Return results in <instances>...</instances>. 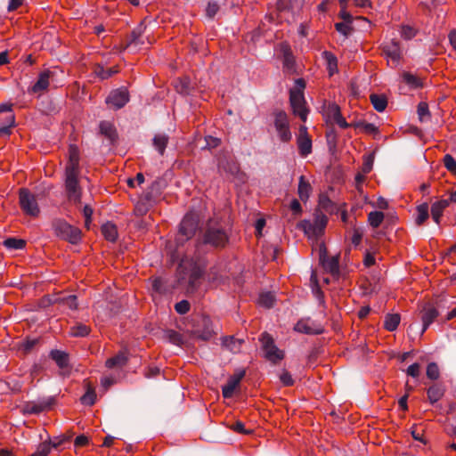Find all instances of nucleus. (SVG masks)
I'll use <instances>...</instances> for the list:
<instances>
[{"label":"nucleus","instance_id":"f257e3e1","mask_svg":"<svg viewBox=\"0 0 456 456\" xmlns=\"http://www.w3.org/2000/svg\"><path fill=\"white\" fill-rule=\"evenodd\" d=\"M179 281L188 283V291L193 292L200 285L203 269L195 263L183 259L178 266Z\"/></svg>","mask_w":456,"mask_h":456},{"label":"nucleus","instance_id":"f03ea898","mask_svg":"<svg viewBox=\"0 0 456 456\" xmlns=\"http://www.w3.org/2000/svg\"><path fill=\"white\" fill-rule=\"evenodd\" d=\"M305 83L304 79L298 78L295 82V86L289 92V102L294 115L298 116L302 121L307 118L308 109L305 106V100L304 96V89Z\"/></svg>","mask_w":456,"mask_h":456},{"label":"nucleus","instance_id":"7ed1b4c3","mask_svg":"<svg viewBox=\"0 0 456 456\" xmlns=\"http://www.w3.org/2000/svg\"><path fill=\"white\" fill-rule=\"evenodd\" d=\"M19 202L21 210L27 216L37 217L40 214L37 196L31 193L28 189L22 188L19 192Z\"/></svg>","mask_w":456,"mask_h":456},{"label":"nucleus","instance_id":"20e7f679","mask_svg":"<svg viewBox=\"0 0 456 456\" xmlns=\"http://www.w3.org/2000/svg\"><path fill=\"white\" fill-rule=\"evenodd\" d=\"M199 226V218L195 214L185 215L180 224V230L176 237L178 245L183 244L191 239L196 232Z\"/></svg>","mask_w":456,"mask_h":456},{"label":"nucleus","instance_id":"39448f33","mask_svg":"<svg viewBox=\"0 0 456 456\" xmlns=\"http://www.w3.org/2000/svg\"><path fill=\"white\" fill-rule=\"evenodd\" d=\"M55 234L62 240L72 244H77L81 240V231L63 220H58L53 224Z\"/></svg>","mask_w":456,"mask_h":456},{"label":"nucleus","instance_id":"423d86ee","mask_svg":"<svg viewBox=\"0 0 456 456\" xmlns=\"http://www.w3.org/2000/svg\"><path fill=\"white\" fill-rule=\"evenodd\" d=\"M260 342L266 360L276 364L284 358V352L276 346L269 334L263 333L260 337Z\"/></svg>","mask_w":456,"mask_h":456},{"label":"nucleus","instance_id":"0eeeda50","mask_svg":"<svg viewBox=\"0 0 456 456\" xmlns=\"http://www.w3.org/2000/svg\"><path fill=\"white\" fill-rule=\"evenodd\" d=\"M65 189L69 201L74 204L81 201V189L78 184L79 172L65 171Z\"/></svg>","mask_w":456,"mask_h":456},{"label":"nucleus","instance_id":"6e6552de","mask_svg":"<svg viewBox=\"0 0 456 456\" xmlns=\"http://www.w3.org/2000/svg\"><path fill=\"white\" fill-rule=\"evenodd\" d=\"M227 241L228 236L225 231L219 226L209 225L204 234V243L214 247H224Z\"/></svg>","mask_w":456,"mask_h":456},{"label":"nucleus","instance_id":"1a4fd4ad","mask_svg":"<svg viewBox=\"0 0 456 456\" xmlns=\"http://www.w3.org/2000/svg\"><path fill=\"white\" fill-rule=\"evenodd\" d=\"M274 126L278 136L282 142H289L291 139L288 116L284 111H278L275 113Z\"/></svg>","mask_w":456,"mask_h":456},{"label":"nucleus","instance_id":"9d476101","mask_svg":"<svg viewBox=\"0 0 456 456\" xmlns=\"http://www.w3.org/2000/svg\"><path fill=\"white\" fill-rule=\"evenodd\" d=\"M129 101V94L126 88L121 87L110 93L106 98V103L110 108L121 109Z\"/></svg>","mask_w":456,"mask_h":456},{"label":"nucleus","instance_id":"9b49d317","mask_svg":"<svg viewBox=\"0 0 456 456\" xmlns=\"http://www.w3.org/2000/svg\"><path fill=\"white\" fill-rule=\"evenodd\" d=\"M54 71L51 69H45L39 73L37 82L29 88V92L38 94L39 95L45 93L50 84L53 82Z\"/></svg>","mask_w":456,"mask_h":456},{"label":"nucleus","instance_id":"f8f14e48","mask_svg":"<svg viewBox=\"0 0 456 456\" xmlns=\"http://www.w3.org/2000/svg\"><path fill=\"white\" fill-rule=\"evenodd\" d=\"M276 53L279 57L282 58L283 68L288 72L295 70V60L289 45L286 42L280 43L276 46Z\"/></svg>","mask_w":456,"mask_h":456},{"label":"nucleus","instance_id":"ddd939ff","mask_svg":"<svg viewBox=\"0 0 456 456\" xmlns=\"http://www.w3.org/2000/svg\"><path fill=\"white\" fill-rule=\"evenodd\" d=\"M383 53L387 59V63L393 68L397 67L402 57V51L398 42L391 41L383 45Z\"/></svg>","mask_w":456,"mask_h":456},{"label":"nucleus","instance_id":"4468645a","mask_svg":"<svg viewBox=\"0 0 456 456\" xmlns=\"http://www.w3.org/2000/svg\"><path fill=\"white\" fill-rule=\"evenodd\" d=\"M299 154L306 157L312 152V140L307 133V127L301 126L297 140Z\"/></svg>","mask_w":456,"mask_h":456},{"label":"nucleus","instance_id":"2eb2a0df","mask_svg":"<svg viewBox=\"0 0 456 456\" xmlns=\"http://www.w3.org/2000/svg\"><path fill=\"white\" fill-rule=\"evenodd\" d=\"M320 262L325 271L335 275L338 273V256H328L325 253L324 246L320 248Z\"/></svg>","mask_w":456,"mask_h":456},{"label":"nucleus","instance_id":"dca6fc26","mask_svg":"<svg viewBox=\"0 0 456 456\" xmlns=\"http://www.w3.org/2000/svg\"><path fill=\"white\" fill-rule=\"evenodd\" d=\"M326 224L327 217L322 216V217L317 218L314 223H306L304 225L305 232L309 236L319 237L324 232Z\"/></svg>","mask_w":456,"mask_h":456},{"label":"nucleus","instance_id":"f3484780","mask_svg":"<svg viewBox=\"0 0 456 456\" xmlns=\"http://www.w3.org/2000/svg\"><path fill=\"white\" fill-rule=\"evenodd\" d=\"M244 376L245 370H240L228 379L227 383L222 387V393L224 398H231L233 395L235 389Z\"/></svg>","mask_w":456,"mask_h":456},{"label":"nucleus","instance_id":"a211bd4d","mask_svg":"<svg viewBox=\"0 0 456 456\" xmlns=\"http://www.w3.org/2000/svg\"><path fill=\"white\" fill-rule=\"evenodd\" d=\"M218 168L220 171L234 175L239 171V166L232 155L224 154L218 159Z\"/></svg>","mask_w":456,"mask_h":456},{"label":"nucleus","instance_id":"6ab92c4d","mask_svg":"<svg viewBox=\"0 0 456 456\" xmlns=\"http://www.w3.org/2000/svg\"><path fill=\"white\" fill-rule=\"evenodd\" d=\"M437 316L438 311L434 306L430 305L424 306L421 316L423 323L422 333L427 330V329L436 320Z\"/></svg>","mask_w":456,"mask_h":456},{"label":"nucleus","instance_id":"aec40b11","mask_svg":"<svg viewBox=\"0 0 456 456\" xmlns=\"http://www.w3.org/2000/svg\"><path fill=\"white\" fill-rule=\"evenodd\" d=\"M66 171L79 172V151L75 145L69 146V162L66 166Z\"/></svg>","mask_w":456,"mask_h":456},{"label":"nucleus","instance_id":"412c9836","mask_svg":"<svg viewBox=\"0 0 456 456\" xmlns=\"http://www.w3.org/2000/svg\"><path fill=\"white\" fill-rule=\"evenodd\" d=\"M305 0H278V9L281 11L289 10L293 13L297 12L303 7Z\"/></svg>","mask_w":456,"mask_h":456},{"label":"nucleus","instance_id":"4be33fe9","mask_svg":"<svg viewBox=\"0 0 456 456\" xmlns=\"http://www.w3.org/2000/svg\"><path fill=\"white\" fill-rule=\"evenodd\" d=\"M449 206L448 200H440L436 201L431 206V216L433 220L439 224L440 218L443 216L444 210Z\"/></svg>","mask_w":456,"mask_h":456},{"label":"nucleus","instance_id":"5701e85b","mask_svg":"<svg viewBox=\"0 0 456 456\" xmlns=\"http://www.w3.org/2000/svg\"><path fill=\"white\" fill-rule=\"evenodd\" d=\"M295 330L305 334H319L322 332L321 329H314L312 322L309 319L300 320L295 325Z\"/></svg>","mask_w":456,"mask_h":456},{"label":"nucleus","instance_id":"b1692460","mask_svg":"<svg viewBox=\"0 0 456 456\" xmlns=\"http://www.w3.org/2000/svg\"><path fill=\"white\" fill-rule=\"evenodd\" d=\"M322 57L326 61L327 69L330 77L333 76L338 72V59L337 57L330 52L324 51L322 53Z\"/></svg>","mask_w":456,"mask_h":456},{"label":"nucleus","instance_id":"393cba45","mask_svg":"<svg viewBox=\"0 0 456 456\" xmlns=\"http://www.w3.org/2000/svg\"><path fill=\"white\" fill-rule=\"evenodd\" d=\"M312 191V186L309 183L308 181L305 180L304 175H301L299 177V183H298V196L301 200L305 201L308 200L310 193Z\"/></svg>","mask_w":456,"mask_h":456},{"label":"nucleus","instance_id":"a878e982","mask_svg":"<svg viewBox=\"0 0 456 456\" xmlns=\"http://www.w3.org/2000/svg\"><path fill=\"white\" fill-rule=\"evenodd\" d=\"M243 340L234 338L233 337L224 338L223 346L233 354L240 352Z\"/></svg>","mask_w":456,"mask_h":456},{"label":"nucleus","instance_id":"bb28decb","mask_svg":"<svg viewBox=\"0 0 456 456\" xmlns=\"http://www.w3.org/2000/svg\"><path fill=\"white\" fill-rule=\"evenodd\" d=\"M152 292L159 295H166L170 292L167 281L162 278H154L151 281Z\"/></svg>","mask_w":456,"mask_h":456},{"label":"nucleus","instance_id":"cd10ccee","mask_svg":"<svg viewBox=\"0 0 456 456\" xmlns=\"http://www.w3.org/2000/svg\"><path fill=\"white\" fill-rule=\"evenodd\" d=\"M127 362V357L124 352H119L115 356L108 359L106 361V367L109 369L116 368V367H122L124 366Z\"/></svg>","mask_w":456,"mask_h":456},{"label":"nucleus","instance_id":"c85d7f7f","mask_svg":"<svg viewBox=\"0 0 456 456\" xmlns=\"http://www.w3.org/2000/svg\"><path fill=\"white\" fill-rule=\"evenodd\" d=\"M102 232L104 238L109 241H115L118 238V230L114 224L106 223L102 226Z\"/></svg>","mask_w":456,"mask_h":456},{"label":"nucleus","instance_id":"c756f323","mask_svg":"<svg viewBox=\"0 0 456 456\" xmlns=\"http://www.w3.org/2000/svg\"><path fill=\"white\" fill-rule=\"evenodd\" d=\"M427 393L430 403L434 404L443 397L444 390L443 389L442 387L438 385H434L428 389Z\"/></svg>","mask_w":456,"mask_h":456},{"label":"nucleus","instance_id":"7c9ffc66","mask_svg":"<svg viewBox=\"0 0 456 456\" xmlns=\"http://www.w3.org/2000/svg\"><path fill=\"white\" fill-rule=\"evenodd\" d=\"M50 355L60 368L63 369L68 366L69 357L66 353L60 350H53Z\"/></svg>","mask_w":456,"mask_h":456},{"label":"nucleus","instance_id":"2f4dec72","mask_svg":"<svg viewBox=\"0 0 456 456\" xmlns=\"http://www.w3.org/2000/svg\"><path fill=\"white\" fill-rule=\"evenodd\" d=\"M402 77H403V80L411 89H417V88L422 87V86H423L421 79L419 77H417L410 72H403Z\"/></svg>","mask_w":456,"mask_h":456},{"label":"nucleus","instance_id":"473e14b6","mask_svg":"<svg viewBox=\"0 0 456 456\" xmlns=\"http://www.w3.org/2000/svg\"><path fill=\"white\" fill-rule=\"evenodd\" d=\"M370 98L371 104L377 111L382 112L386 110L387 106V101L384 95L371 94Z\"/></svg>","mask_w":456,"mask_h":456},{"label":"nucleus","instance_id":"72a5a7b5","mask_svg":"<svg viewBox=\"0 0 456 456\" xmlns=\"http://www.w3.org/2000/svg\"><path fill=\"white\" fill-rule=\"evenodd\" d=\"M100 132L110 141H114L117 135L114 126L109 121L100 123Z\"/></svg>","mask_w":456,"mask_h":456},{"label":"nucleus","instance_id":"f704fd0d","mask_svg":"<svg viewBox=\"0 0 456 456\" xmlns=\"http://www.w3.org/2000/svg\"><path fill=\"white\" fill-rule=\"evenodd\" d=\"M400 315L396 314H387L385 317L384 327L389 331H394L397 329L400 323Z\"/></svg>","mask_w":456,"mask_h":456},{"label":"nucleus","instance_id":"c9c22d12","mask_svg":"<svg viewBox=\"0 0 456 456\" xmlns=\"http://www.w3.org/2000/svg\"><path fill=\"white\" fill-rule=\"evenodd\" d=\"M311 282L313 283V287H312L313 294L318 300L319 304L323 305L324 304V295L318 285L316 274L314 272L312 273Z\"/></svg>","mask_w":456,"mask_h":456},{"label":"nucleus","instance_id":"e433bc0d","mask_svg":"<svg viewBox=\"0 0 456 456\" xmlns=\"http://www.w3.org/2000/svg\"><path fill=\"white\" fill-rule=\"evenodd\" d=\"M168 142V137L166 134H156L153 138V145L159 154L163 155Z\"/></svg>","mask_w":456,"mask_h":456},{"label":"nucleus","instance_id":"4c0bfd02","mask_svg":"<svg viewBox=\"0 0 456 456\" xmlns=\"http://www.w3.org/2000/svg\"><path fill=\"white\" fill-rule=\"evenodd\" d=\"M385 215L380 211H372L368 215V222L372 228H378L384 221Z\"/></svg>","mask_w":456,"mask_h":456},{"label":"nucleus","instance_id":"58836bf2","mask_svg":"<svg viewBox=\"0 0 456 456\" xmlns=\"http://www.w3.org/2000/svg\"><path fill=\"white\" fill-rule=\"evenodd\" d=\"M90 332V328L83 323H78L69 330V334L72 337H85Z\"/></svg>","mask_w":456,"mask_h":456},{"label":"nucleus","instance_id":"ea45409f","mask_svg":"<svg viewBox=\"0 0 456 456\" xmlns=\"http://www.w3.org/2000/svg\"><path fill=\"white\" fill-rule=\"evenodd\" d=\"M94 73L101 79H107L112 75L118 73V69L116 68L104 69L102 66L98 65L94 69Z\"/></svg>","mask_w":456,"mask_h":456},{"label":"nucleus","instance_id":"a19ab883","mask_svg":"<svg viewBox=\"0 0 456 456\" xmlns=\"http://www.w3.org/2000/svg\"><path fill=\"white\" fill-rule=\"evenodd\" d=\"M325 115L330 120H332L335 122L337 118H338L342 114L340 111V108L336 103H330L328 105Z\"/></svg>","mask_w":456,"mask_h":456},{"label":"nucleus","instance_id":"79ce46f5","mask_svg":"<svg viewBox=\"0 0 456 456\" xmlns=\"http://www.w3.org/2000/svg\"><path fill=\"white\" fill-rule=\"evenodd\" d=\"M428 210L429 207L428 203H423L417 208L418 216L416 222L418 224H423L428 219Z\"/></svg>","mask_w":456,"mask_h":456},{"label":"nucleus","instance_id":"37998d69","mask_svg":"<svg viewBox=\"0 0 456 456\" xmlns=\"http://www.w3.org/2000/svg\"><path fill=\"white\" fill-rule=\"evenodd\" d=\"M354 127L360 129L362 132H364L366 134H375L378 132V127L371 123H367L364 121H359L356 123H354Z\"/></svg>","mask_w":456,"mask_h":456},{"label":"nucleus","instance_id":"c03bdc74","mask_svg":"<svg viewBox=\"0 0 456 456\" xmlns=\"http://www.w3.org/2000/svg\"><path fill=\"white\" fill-rule=\"evenodd\" d=\"M273 302H274V295L273 293L265 292V293L260 294L259 298H258L259 305H261L266 308H270L273 306Z\"/></svg>","mask_w":456,"mask_h":456},{"label":"nucleus","instance_id":"a18cd8bd","mask_svg":"<svg viewBox=\"0 0 456 456\" xmlns=\"http://www.w3.org/2000/svg\"><path fill=\"white\" fill-rule=\"evenodd\" d=\"M4 246L12 249H21L25 247V241L23 240L9 238L4 242Z\"/></svg>","mask_w":456,"mask_h":456},{"label":"nucleus","instance_id":"49530a36","mask_svg":"<svg viewBox=\"0 0 456 456\" xmlns=\"http://www.w3.org/2000/svg\"><path fill=\"white\" fill-rule=\"evenodd\" d=\"M51 452V444L49 443H41L36 451L30 456H47Z\"/></svg>","mask_w":456,"mask_h":456},{"label":"nucleus","instance_id":"de8ad7c7","mask_svg":"<svg viewBox=\"0 0 456 456\" xmlns=\"http://www.w3.org/2000/svg\"><path fill=\"white\" fill-rule=\"evenodd\" d=\"M439 368L436 362L428 363L427 367V376L432 380H436L439 378Z\"/></svg>","mask_w":456,"mask_h":456},{"label":"nucleus","instance_id":"09e8293b","mask_svg":"<svg viewBox=\"0 0 456 456\" xmlns=\"http://www.w3.org/2000/svg\"><path fill=\"white\" fill-rule=\"evenodd\" d=\"M418 115L420 121H425L429 118L428 106L426 102H419L418 105Z\"/></svg>","mask_w":456,"mask_h":456},{"label":"nucleus","instance_id":"8fccbe9b","mask_svg":"<svg viewBox=\"0 0 456 456\" xmlns=\"http://www.w3.org/2000/svg\"><path fill=\"white\" fill-rule=\"evenodd\" d=\"M335 28L338 32H339L346 37H347L352 31L351 23L347 22H338L335 24Z\"/></svg>","mask_w":456,"mask_h":456},{"label":"nucleus","instance_id":"3c124183","mask_svg":"<svg viewBox=\"0 0 456 456\" xmlns=\"http://www.w3.org/2000/svg\"><path fill=\"white\" fill-rule=\"evenodd\" d=\"M95 392L94 389H88L86 393L81 397L83 404L93 405L95 402Z\"/></svg>","mask_w":456,"mask_h":456},{"label":"nucleus","instance_id":"603ef678","mask_svg":"<svg viewBox=\"0 0 456 456\" xmlns=\"http://www.w3.org/2000/svg\"><path fill=\"white\" fill-rule=\"evenodd\" d=\"M14 116L10 114L7 117V125L0 126V134L1 135H8L11 133V127L14 125Z\"/></svg>","mask_w":456,"mask_h":456},{"label":"nucleus","instance_id":"864d4df0","mask_svg":"<svg viewBox=\"0 0 456 456\" xmlns=\"http://www.w3.org/2000/svg\"><path fill=\"white\" fill-rule=\"evenodd\" d=\"M46 408L43 403H29L26 405V411L29 413L37 414Z\"/></svg>","mask_w":456,"mask_h":456},{"label":"nucleus","instance_id":"5fc2aeb1","mask_svg":"<svg viewBox=\"0 0 456 456\" xmlns=\"http://www.w3.org/2000/svg\"><path fill=\"white\" fill-rule=\"evenodd\" d=\"M93 213H94V210L89 205H86L84 207L83 216L85 217V226L86 229H90Z\"/></svg>","mask_w":456,"mask_h":456},{"label":"nucleus","instance_id":"6e6d98bb","mask_svg":"<svg viewBox=\"0 0 456 456\" xmlns=\"http://www.w3.org/2000/svg\"><path fill=\"white\" fill-rule=\"evenodd\" d=\"M416 35V30L414 28L409 26V25H404L401 28V36L404 38V39H411L412 37H414Z\"/></svg>","mask_w":456,"mask_h":456},{"label":"nucleus","instance_id":"4d7b16f0","mask_svg":"<svg viewBox=\"0 0 456 456\" xmlns=\"http://www.w3.org/2000/svg\"><path fill=\"white\" fill-rule=\"evenodd\" d=\"M279 379L283 386L289 387L294 384V379H292L290 373L285 370L281 372Z\"/></svg>","mask_w":456,"mask_h":456},{"label":"nucleus","instance_id":"13d9d810","mask_svg":"<svg viewBox=\"0 0 456 456\" xmlns=\"http://www.w3.org/2000/svg\"><path fill=\"white\" fill-rule=\"evenodd\" d=\"M175 311L180 314H184L190 310V303L187 300H182L175 305Z\"/></svg>","mask_w":456,"mask_h":456},{"label":"nucleus","instance_id":"bf43d9fd","mask_svg":"<svg viewBox=\"0 0 456 456\" xmlns=\"http://www.w3.org/2000/svg\"><path fill=\"white\" fill-rule=\"evenodd\" d=\"M230 428L236 433L248 435L251 433V430L246 429L243 422L236 421L234 424L230 426Z\"/></svg>","mask_w":456,"mask_h":456},{"label":"nucleus","instance_id":"052dcab7","mask_svg":"<svg viewBox=\"0 0 456 456\" xmlns=\"http://www.w3.org/2000/svg\"><path fill=\"white\" fill-rule=\"evenodd\" d=\"M407 375L412 378H418L420 373V365L418 362L411 364L406 370Z\"/></svg>","mask_w":456,"mask_h":456},{"label":"nucleus","instance_id":"680f3d73","mask_svg":"<svg viewBox=\"0 0 456 456\" xmlns=\"http://www.w3.org/2000/svg\"><path fill=\"white\" fill-rule=\"evenodd\" d=\"M444 167L449 171H454L456 169V160L449 154H446L444 158Z\"/></svg>","mask_w":456,"mask_h":456},{"label":"nucleus","instance_id":"e2e57ef3","mask_svg":"<svg viewBox=\"0 0 456 456\" xmlns=\"http://www.w3.org/2000/svg\"><path fill=\"white\" fill-rule=\"evenodd\" d=\"M148 212L147 203L143 201H139L134 207V214L136 216H142Z\"/></svg>","mask_w":456,"mask_h":456},{"label":"nucleus","instance_id":"0e129e2a","mask_svg":"<svg viewBox=\"0 0 456 456\" xmlns=\"http://www.w3.org/2000/svg\"><path fill=\"white\" fill-rule=\"evenodd\" d=\"M218 10L219 6L216 3L209 2L206 9L207 16L213 18L217 13Z\"/></svg>","mask_w":456,"mask_h":456},{"label":"nucleus","instance_id":"69168bd1","mask_svg":"<svg viewBox=\"0 0 456 456\" xmlns=\"http://www.w3.org/2000/svg\"><path fill=\"white\" fill-rule=\"evenodd\" d=\"M88 443H89L88 437L85 435H80L75 438L74 445L76 447H83V446L87 445Z\"/></svg>","mask_w":456,"mask_h":456},{"label":"nucleus","instance_id":"338daca9","mask_svg":"<svg viewBox=\"0 0 456 456\" xmlns=\"http://www.w3.org/2000/svg\"><path fill=\"white\" fill-rule=\"evenodd\" d=\"M339 17L343 20V22L351 23L353 22V17L346 9V6H343L339 12Z\"/></svg>","mask_w":456,"mask_h":456},{"label":"nucleus","instance_id":"774afa93","mask_svg":"<svg viewBox=\"0 0 456 456\" xmlns=\"http://www.w3.org/2000/svg\"><path fill=\"white\" fill-rule=\"evenodd\" d=\"M206 142H207V147L208 148H215V147H217L219 145L220 140L218 138H216V137L207 136L206 137Z\"/></svg>","mask_w":456,"mask_h":456}]
</instances>
